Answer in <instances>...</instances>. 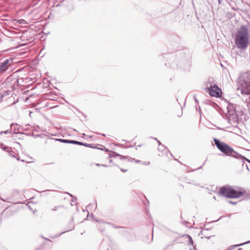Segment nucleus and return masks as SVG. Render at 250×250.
Here are the masks:
<instances>
[{"label": "nucleus", "instance_id": "obj_1", "mask_svg": "<svg viewBox=\"0 0 250 250\" xmlns=\"http://www.w3.org/2000/svg\"><path fill=\"white\" fill-rule=\"evenodd\" d=\"M249 34L248 28L242 25L236 34L235 43L237 48L245 51L249 46Z\"/></svg>", "mask_w": 250, "mask_h": 250}, {"label": "nucleus", "instance_id": "obj_2", "mask_svg": "<svg viewBox=\"0 0 250 250\" xmlns=\"http://www.w3.org/2000/svg\"><path fill=\"white\" fill-rule=\"evenodd\" d=\"M238 86L243 94H250V71L241 73L237 80Z\"/></svg>", "mask_w": 250, "mask_h": 250}, {"label": "nucleus", "instance_id": "obj_3", "mask_svg": "<svg viewBox=\"0 0 250 250\" xmlns=\"http://www.w3.org/2000/svg\"><path fill=\"white\" fill-rule=\"evenodd\" d=\"M219 193L227 198H237L243 195L245 192L242 188H238L235 189L230 186L226 185L220 188Z\"/></svg>", "mask_w": 250, "mask_h": 250}, {"label": "nucleus", "instance_id": "obj_4", "mask_svg": "<svg viewBox=\"0 0 250 250\" xmlns=\"http://www.w3.org/2000/svg\"><path fill=\"white\" fill-rule=\"evenodd\" d=\"M213 141L217 148L225 155L239 159L241 154L235 151L232 147L217 138H214Z\"/></svg>", "mask_w": 250, "mask_h": 250}, {"label": "nucleus", "instance_id": "obj_5", "mask_svg": "<svg viewBox=\"0 0 250 250\" xmlns=\"http://www.w3.org/2000/svg\"><path fill=\"white\" fill-rule=\"evenodd\" d=\"M238 105L230 104L227 106V113L226 116L229 123L231 125L234 123H238L239 114L237 111Z\"/></svg>", "mask_w": 250, "mask_h": 250}, {"label": "nucleus", "instance_id": "obj_6", "mask_svg": "<svg viewBox=\"0 0 250 250\" xmlns=\"http://www.w3.org/2000/svg\"><path fill=\"white\" fill-rule=\"evenodd\" d=\"M206 91L211 97H215L216 98L220 97L222 93L221 89L218 87L216 83L213 84V86H209L206 88Z\"/></svg>", "mask_w": 250, "mask_h": 250}, {"label": "nucleus", "instance_id": "obj_7", "mask_svg": "<svg viewBox=\"0 0 250 250\" xmlns=\"http://www.w3.org/2000/svg\"><path fill=\"white\" fill-rule=\"evenodd\" d=\"M12 60L6 59L0 63V74L5 72L11 65Z\"/></svg>", "mask_w": 250, "mask_h": 250}, {"label": "nucleus", "instance_id": "obj_8", "mask_svg": "<svg viewBox=\"0 0 250 250\" xmlns=\"http://www.w3.org/2000/svg\"><path fill=\"white\" fill-rule=\"evenodd\" d=\"M77 145H80V146H83L88 147L92 148H96V149H99L102 150H105L106 151H108L109 150L105 147H104L103 148H100L98 147L97 146H95L94 144H87L85 143H83L81 142H79L77 141Z\"/></svg>", "mask_w": 250, "mask_h": 250}, {"label": "nucleus", "instance_id": "obj_9", "mask_svg": "<svg viewBox=\"0 0 250 250\" xmlns=\"http://www.w3.org/2000/svg\"><path fill=\"white\" fill-rule=\"evenodd\" d=\"M56 141H59L60 142L62 143L66 144H71L73 145H77V141L73 140H67V139H55Z\"/></svg>", "mask_w": 250, "mask_h": 250}, {"label": "nucleus", "instance_id": "obj_10", "mask_svg": "<svg viewBox=\"0 0 250 250\" xmlns=\"http://www.w3.org/2000/svg\"><path fill=\"white\" fill-rule=\"evenodd\" d=\"M113 153L114 155L112 156V157H117V156H119V157H120V160H125V159H127L128 160V161H130V160L131 161L135 160V159H134V158H131V157L129 158L128 156H122V155L118 154V153H117L116 152H113Z\"/></svg>", "mask_w": 250, "mask_h": 250}, {"label": "nucleus", "instance_id": "obj_11", "mask_svg": "<svg viewBox=\"0 0 250 250\" xmlns=\"http://www.w3.org/2000/svg\"><path fill=\"white\" fill-rule=\"evenodd\" d=\"M213 84H214V83H213V79L209 78L206 83V86L207 87H208L210 85H211L212 86H213Z\"/></svg>", "mask_w": 250, "mask_h": 250}, {"label": "nucleus", "instance_id": "obj_12", "mask_svg": "<svg viewBox=\"0 0 250 250\" xmlns=\"http://www.w3.org/2000/svg\"><path fill=\"white\" fill-rule=\"evenodd\" d=\"M184 236L188 238L189 244L190 245H193V241L192 237L188 234H185Z\"/></svg>", "mask_w": 250, "mask_h": 250}, {"label": "nucleus", "instance_id": "obj_13", "mask_svg": "<svg viewBox=\"0 0 250 250\" xmlns=\"http://www.w3.org/2000/svg\"><path fill=\"white\" fill-rule=\"evenodd\" d=\"M249 243H250V240L248 241H247V242H246L245 243H241V244H237V245H233V246H232V247H233V248H236V247H240V246H243V245H244L245 244H249Z\"/></svg>", "mask_w": 250, "mask_h": 250}, {"label": "nucleus", "instance_id": "obj_14", "mask_svg": "<svg viewBox=\"0 0 250 250\" xmlns=\"http://www.w3.org/2000/svg\"><path fill=\"white\" fill-rule=\"evenodd\" d=\"M249 243H250V240L248 241H247V242H246L245 243H241V244H237V245H233V246H232V247H233V248H236V247H240V246H243V245H244L245 244H249Z\"/></svg>", "mask_w": 250, "mask_h": 250}, {"label": "nucleus", "instance_id": "obj_15", "mask_svg": "<svg viewBox=\"0 0 250 250\" xmlns=\"http://www.w3.org/2000/svg\"><path fill=\"white\" fill-rule=\"evenodd\" d=\"M9 94V91H4L2 94H0V96L2 98L3 97L8 96Z\"/></svg>", "mask_w": 250, "mask_h": 250}, {"label": "nucleus", "instance_id": "obj_16", "mask_svg": "<svg viewBox=\"0 0 250 250\" xmlns=\"http://www.w3.org/2000/svg\"><path fill=\"white\" fill-rule=\"evenodd\" d=\"M244 160H244V159H243V160H242V162H243L242 167H246V169L248 170V172H250V169H249V166L247 164L245 163Z\"/></svg>", "mask_w": 250, "mask_h": 250}, {"label": "nucleus", "instance_id": "obj_17", "mask_svg": "<svg viewBox=\"0 0 250 250\" xmlns=\"http://www.w3.org/2000/svg\"><path fill=\"white\" fill-rule=\"evenodd\" d=\"M62 207H63L62 205L56 206L53 208L51 209V210L52 211H57L59 208H61Z\"/></svg>", "mask_w": 250, "mask_h": 250}, {"label": "nucleus", "instance_id": "obj_18", "mask_svg": "<svg viewBox=\"0 0 250 250\" xmlns=\"http://www.w3.org/2000/svg\"><path fill=\"white\" fill-rule=\"evenodd\" d=\"M167 147L165 146L164 145H162L161 146H159L158 150L160 151H164L165 149H167Z\"/></svg>", "mask_w": 250, "mask_h": 250}, {"label": "nucleus", "instance_id": "obj_19", "mask_svg": "<svg viewBox=\"0 0 250 250\" xmlns=\"http://www.w3.org/2000/svg\"><path fill=\"white\" fill-rule=\"evenodd\" d=\"M1 148L3 150L6 151L7 152H10V150L11 149L10 147L7 146H4L3 147H2Z\"/></svg>", "mask_w": 250, "mask_h": 250}, {"label": "nucleus", "instance_id": "obj_20", "mask_svg": "<svg viewBox=\"0 0 250 250\" xmlns=\"http://www.w3.org/2000/svg\"><path fill=\"white\" fill-rule=\"evenodd\" d=\"M237 111H238V113L239 114V116H241L242 115H243L244 113L243 111L240 109V107L238 105L237 107Z\"/></svg>", "mask_w": 250, "mask_h": 250}, {"label": "nucleus", "instance_id": "obj_21", "mask_svg": "<svg viewBox=\"0 0 250 250\" xmlns=\"http://www.w3.org/2000/svg\"><path fill=\"white\" fill-rule=\"evenodd\" d=\"M11 133V129L9 130V129H8L7 130H5V131H1L0 132V134H2V133H4V134H8V133Z\"/></svg>", "mask_w": 250, "mask_h": 250}, {"label": "nucleus", "instance_id": "obj_22", "mask_svg": "<svg viewBox=\"0 0 250 250\" xmlns=\"http://www.w3.org/2000/svg\"><path fill=\"white\" fill-rule=\"evenodd\" d=\"M96 165L98 167H107L108 166L104 165V164H96Z\"/></svg>", "mask_w": 250, "mask_h": 250}, {"label": "nucleus", "instance_id": "obj_23", "mask_svg": "<svg viewBox=\"0 0 250 250\" xmlns=\"http://www.w3.org/2000/svg\"><path fill=\"white\" fill-rule=\"evenodd\" d=\"M154 140H156L159 146H161L162 144L160 141H159L156 138H152Z\"/></svg>", "mask_w": 250, "mask_h": 250}, {"label": "nucleus", "instance_id": "obj_24", "mask_svg": "<svg viewBox=\"0 0 250 250\" xmlns=\"http://www.w3.org/2000/svg\"><path fill=\"white\" fill-rule=\"evenodd\" d=\"M212 236H205V235H204V237H203V236H201V238L202 239H203L204 237H205V238H207V239H209L211 237H212Z\"/></svg>", "mask_w": 250, "mask_h": 250}, {"label": "nucleus", "instance_id": "obj_25", "mask_svg": "<svg viewBox=\"0 0 250 250\" xmlns=\"http://www.w3.org/2000/svg\"><path fill=\"white\" fill-rule=\"evenodd\" d=\"M228 202L229 204H232V205H236V202H233V201H229Z\"/></svg>", "mask_w": 250, "mask_h": 250}, {"label": "nucleus", "instance_id": "obj_26", "mask_svg": "<svg viewBox=\"0 0 250 250\" xmlns=\"http://www.w3.org/2000/svg\"><path fill=\"white\" fill-rule=\"evenodd\" d=\"M120 169H121V170L122 171H123V172H126V171H127V170H126V169H125L122 168H120Z\"/></svg>", "mask_w": 250, "mask_h": 250}, {"label": "nucleus", "instance_id": "obj_27", "mask_svg": "<svg viewBox=\"0 0 250 250\" xmlns=\"http://www.w3.org/2000/svg\"><path fill=\"white\" fill-rule=\"evenodd\" d=\"M67 231H64V232H61L60 234H59V235H57V236H60V235H61L62 234L64 233V232H66Z\"/></svg>", "mask_w": 250, "mask_h": 250}, {"label": "nucleus", "instance_id": "obj_28", "mask_svg": "<svg viewBox=\"0 0 250 250\" xmlns=\"http://www.w3.org/2000/svg\"><path fill=\"white\" fill-rule=\"evenodd\" d=\"M202 235H203V232L201 231L199 233V236H202Z\"/></svg>", "mask_w": 250, "mask_h": 250}, {"label": "nucleus", "instance_id": "obj_29", "mask_svg": "<svg viewBox=\"0 0 250 250\" xmlns=\"http://www.w3.org/2000/svg\"><path fill=\"white\" fill-rule=\"evenodd\" d=\"M202 167H203V166H201V167H198L197 168H196V169H194V170H197V169H201V168H202Z\"/></svg>", "mask_w": 250, "mask_h": 250}, {"label": "nucleus", "instance_id": "obj_30", "mask_svg": "<svg viewBox=\"0 0 250 250\" xmlns=\"http://www.w3.org/2000/svg\"><path fill=\"white\" fill-rule=\"evenodd\" d=\"M189 224V222H188V221H185L184 223H183V224Z\"/></svg>", "mask_w": 250, "mask_h": 250}, {"label": "nucleus", "instance_id": "obj_31", "mask_svg": "<svg viewBox=\"0 0 250 250\" xmlns=\"http://www.w3.org/2000/svg\"><path fill=\"white\" fill-rule=\"evenodd\" d=\"M135 162H136V163H139V162H140V160H135Z\"/></svg>", "mask_w": 250, "mask_h": 250}, {"label": "nucleus", "instance_id": "obj_32", "mask_svg": "<svg viewBox=\"0 0 250 250\" xmlns=\"http://www.w3.org/2000/svg\"><path fill=\"white\" fill-rule=\"evenodd\" d=\"M15 125V124H14V123L11 124V125H10V128H11L12 126L13 125Z\"/></svg>", "mask_w": 250, "mask_h": 250}, {"label": "nucleus", "instance_id": "obj_33", "mask_svg": "<svg viewBox=\"0 0 250 250\" xmlns=\"http://www.w3.org/2000/svg\"><path fill=\"white\" fill-rule=\"evenodd\" d=\"M194 100L196 102H198V100L196 99V98L194 97Z\"/></svg>", "mask_w": 250, "mask_h": 250}, {"label": "nucleus", "instance_id": "obj_34", "mask_svg": "<svg viewBox=\"0 0 250 250\" xmlns=\"http://www.w3.org/2000/svg\"><path fill=\"white\" fill-rule=\"evenodd\" d=\"M2 99V98H1V96H0V102L1 101Z\"/></svg>", "mask_w": 250, "mask_h": 250}, {"label": "nucleus", "instance_id": "obj_35", "mask_svg": "<svg viewBox=\"0 0 250 250\" xmlns=\"http://www.w3.org/2000/svg\"><path fill=\"white\" fill-rule=\"evenodd\" d=\"M19 128H17V127H15V128H14V130H19Z\"/></svg>", "mask_w": 250, "mask_h": 250}, {"label": "nucleus", "instance_id": "obj_36", "mask_svg": "<svg viewBox=\"0 0 250 250\" xmlns=\"http://www.w3.org/2000/svg\"><path fill=\"white\" fill-rule=\"evenodd\" d=\"M19 128H17V127H15V128H14V130H19Z\"/></svg>", "mask_w": 250, "mask_h": 250}, {"label": "nucleus", "instance_id": "obj_37", "mask_svg": "<svg viewBox=\"0 0 250 250\" xmlns=\"http://www.w3.org/2000/svg\"><path fill=\"white\" fill-rule=\"evenodd\" d=\"M101 135H102V136H105V134H101Z\"/></svg>", "mask_w": 250, "mask_h": 250}, {"label": "nucleus", "instance_id": "obj_38", "mask_svg": "<svg viewBox=\"0 0 250 250\" xmlns=\"http://www.w3.org/2000/svg\"><path fill=\"white\" fill-rule=\"evenodd\" d=\"M69 195H70L71 196H72V197H73V196H72V195H71V194H69Z\"/></svg>", "mask_w": 250, "mask_h": 250}, {"label": "nucleus", "instance_id": "obj_39", "mask_svg": "<svg viewBox=\"0 0 250 250\" xmlns=\"http://www.w3.org/2000/svg\"><path fill=\"white\" fill-rule=\"evenodd\" d=\"M242 250V249H241V248H239V249H238V250Z\"/></svg>", "mask_w": 250, "mask_h": 250}, {"label": "nucleus", "instance_id": "obj_40", "mask_svg": "<svg viewBox=\"0 0 250 250\" xmlns=\"http://www.w3.org/2000/svg\"><path fill=\"white\" fill-rule=\"evenodd\" d=\"M112 161L111 160H110L109 162H110V163H111V162H112Z\"/></svg>", "mask_w": 250, "mask_h": 250}, {"label": "nucleus", "instance_id": "obj_41", "mask_svg": "<svg viewBox=\"0 0 250 250\" xmlns=\"http://www.w3.org/2000/svg\"><path fill=\"white\" fill-rule=\"evenodd\" d=\"M206 230H209V229H206Z\"/></svg>", "mask_w": 250, "mask_h": 250}, {"label": "nucleus", "instance_id": "obj_42", "mask_svg": "<svg viewBox=\"0 0 250 250\" xmlns=\"http://www.w3.org/2000/svg\"><path fill=\"white\" fill-rule=\"evenodd\" d=\"M96 222H99V221L97 220H96Z\"/></svg>", "mask_w": 250, "mask_h": 250}, {"label": "nucleus", "instance_id": "obj_43", "mask_svg": "<svg viewBox=\"0 0 250 250\" xmlns=\"http://www.w3.org/2000/svg\"><path fill=\"white\" fill-rule=\"evenodd\" d=\"M12 157H15L14 155H12Z\"/></svg>", "mask_w": 250, "mask_h": 250}, {"label": "nucleus", "instance_id": "obj_44", "mask_svg": "<svg viewBox=\"0 0 250 250\" xmlns=\"http://www.w3.org/2000/svg\"><path fill=\"white\" fill-rule=\"evenodd\" d=\"M1 200L2 201H4V200L3 199H2V198H1Z\"/></svg>", "mask_w": 250, "mask_h": 250}]
</instances>
